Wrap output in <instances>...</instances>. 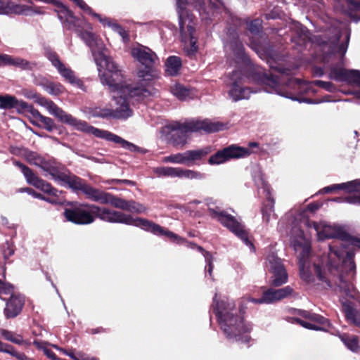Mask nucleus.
Segmentation results:
<instances>
[{
  "mask_svg": "<svg viewBox=\"0 0 360 360\" xmlns=\"http://www.w3.org/2000/svg\"><path fill=\"white\" fill-rule=\"evenodd\" d=\"M68 207L65 208L63 217L67 221L77 225H87L93 223L96 218L109 223L124 224L148 229L151 224L148 219L127 214L120 211L101 207L89 203H81L77 201L68 202Z\"/></svg>",
  "mask_w": 360,
  "mask_h": 360,
  "instance_id": "nucleus-1",
  "label": "nucleus"
},
{
  "mask_svg": "<svg viewBox=\"0 0 360 360\" xmlns=\"http://www.w3.org/2000/svg\"><path fill=\"white\" fill-rule=\"evenodd\" d=\"M212 307L221 329L228 339L245 344L250 341L249 333L252 327L250 324L245 323L242 309H237L232 301H217L215 298Z\"/></svg>",
  "mask_w": 360,
  "mask_h": 360,
  "instance_id": "nucleus-2",
  "label": "nucleus"
},
{
  "mask_svg": "<svg viewBox=\"0 0 360 360\" xmlns=\"http://www.w3.org/2000/svg\"><path fill=\"white\" fill-rule=\"evenodd\" d=\"M39 103L47 108L49 112L56 116L61 122L74 127L75 129L86 134H91L97 138L120 144L123 148L131 152L145 153L146 150L122 139V137L106 130L89 125L86 121L77 120L72 115L67 113L59 108L53 101L44 97L39 98Z\"/></svg>",
  "mask_w": 360,
  "mask_h": 360,
  "instance_id": "nucleus-3",
  "label": "nucleus"
},
{
  "mask_svg": "<svg viewBox=\"0 0 360 360\" xmlns=\"http://www.w3.org/2000/svg\"><path fill=\"white\" fill-rule=\"evenodd\" d=\"M314 227L318 232V237L320 240L326 238H336L338 240L333 241L329 245L328 253V270H333L339 272L340 263L343 258L347 245H351L353 247L360 249V239L351 236L349 233L343 230L341 227L326 226L321 231H319V226L314 223Z\"/></svg>",
  "mask_w": 360,
  "mask_h": 360,
  "instance_id": "nucleus-4",
  "label": "nucleus"
},
{
  "mask_svg": "<svg viewBox=\"0 0 360 360\" xmlns=\"http://www.w3.org/2000/svg\"><path fill=\"white\" fill-rule=\"evenodd\" d=\"M172 131L170 141L173 146L182 149L187 143L188 132H195L201 130L207 133L217 132L222 130L224 124L220 122H212L207 120L191 121L181 123L174 122L168 126Z\"/></svg>",
  "mask_w": 360,
  "mask_h": 360,
  "instance_id": "nucleus-5",
  "label": "nucleus"
},
{
  "mask_svg": "<svg viewBox=\"0 0 360 360\" xmlns=\"http://www.w3.org/2000/svg\"><path fill=\"white\" fill-rule=\"evenodd\" d=\"M87 199L103 205L110 204L115 208L124 211L140 214L145 212V207L134 200H127L115 195L101 191L92 187L86 183L82 191Z\"/></svg>",
  "mask_w": 360,
  "mask_h": 360,
  "instance_id": "nucleus-6",
  "label": "nucleus"
},
{
  "mask_svg": "<svg viewBox=\"0 0 360 360\" xmlns=\"http://www.w3.org/2000/svg\"><path fill=\"white\" fill-rule=\"evenodd\" d=\"M208 213L213 219H217L224 227L241 239L247 245L254 248L253 243L249 239V233L245 226L239 222L233 216L218 208H209Z\"/></svg>",
  "mask_w": 360,
  "mask_h": 360,
  "instance_id": "nucleus-7",
  "label": "nucleus"
},
{
  "mask_svg": "<svg viewBox=\"0 0 360 360\" xmlns=\"http://www.w3.org/2000/svg\"><path fill=\"white\" fill-rule=\"evenodd\" d=\"M194 18V15L188 13L186 11H182L179 15V24L181 39L185 43L189 42L190 44V49L188 50V55L195 54L198 49L197 45L198 38L195 35Z\"/></svg>",
  "mask_w": 360,
  "mask_h": 360,
  "instance_id": "nucleus-8",
  "label": "nucleus"
},
{
  "mask_svg": "<svg viewBox=\"0 0 360 360\" xmlns=\"http://www.w3.org/2000/svg\"><path fill=\"white\" fill-rule=\"evenodd\" d=\"M211 152L212 147L206 146L197 150H188L184 153L172 154L165 157L163 161L187 166L200 165V162L204 160Z\"/></svg>",
  "mask_w": 360,
  "mask_h": 360,
  "instance_id": "nucleus-9",
  "label": "nucleus"
},
{
  "mask_svg": "<svg viewBox=\"0 0 360 360\" xmlns=\"http://www.w3.org/2000/svg\"><path fill=\"white\" fill-rule=\"evenodd\" d=\"M131 54L134 58L145 66L143 69L139 70V77L145 81L151 80L153 77V65L157 58L156 54L151 49L144 46L132 49Z\"/></svg>",
  "mask_w": 360,
  "mask_h": 360,
  "instance_id": "nucleus-10",
  "label": "nucleus"
},
{
  "mask_svg": "<svg viewBox=\"0 0 360 360\" xmlns=\"http://www.w3.org/2000/svg\"><path fill=\"white\" fill-rule=\"evenodd\" d=\"M251 151L248 148L232 144L212 155L208 159L210 165H219L231 159H238L249 156Z\"/></svg>",
  "mask_w": 360,
  "mask_h": 360,
  "instance_id": "nucleus-11",
  "label": "nucleus"
},
{
  "mask_svg": "<svg viewBox=\"0 0 360 360\" xmlns=\"http://www.w3.org/2000/svg\"><path fill=\"white\" fill-rule=\"evenodd\" d=\"M266 266L272 273L271 285L281 286L288 282V274L281 259L274 252H269L266 257Z\"/></svg>",
  "mask_w": 360,
  "mask_h": 360,
  "instance_id": "nucleus-12",
  "label": "nucleus"
},
{
  "mask_svg": "<svg viewBox=\"0 0 360 360\" xmlns=\"http://www.w3.org/2000/svg\"><path fill=\"white\" fill-rule=\"evenodd\" d=\"M115 92L123 94L127 99L136 102H141L150 96V91L142 82L134 84H124L122 82Z\"/></svg>",
  "mask_w": 360,
  "mask_h": 360,
  "instance_id": "nucleus-13",
  "label": "nucleus"
},
{
  "mask_svg": "<svg viewBox=\"0 0 360 360\" xmlns=\"http://www.w3.org/2000/svg\"><path fill=\"white\" fill-rule=\"evenodd\" d=\"M105 69L100 74L101 81L102 84L108 85L112 92H115L122 82L121 70L114 62L108 58L105 59Z\"/></svg>",
  "mask_w": 360,
  "mask_h": 360,
  "instance_id": "nucleus-14",
  "label": "nucleus"
},
{
  "mask_svg": "<svg viewBox=\"0 0 360 360\" xmlns=\"http://www.w3.org/2000/svg\"><path fill=\"white\" fill-rule=\"evenodd\" d=\"M148 221L150 222L151 224L149 226V229H144L145 231L151 232L152 233L157 235L158 236H165L170 241L176 243L177 244L186 243L188 248L196 249L200 252L202 253V255H204V253L207 252L202 247L194 243L187 241L185 238H181V236L168 230L167 229H165L164 227H162L159 224H155L152 221L148 220Z\"/></svg>",
  "mask_w": 360,
  "mask_h": 360,
  "instance_id": "nucleus-15",
  "label": "nucleus"
},
{
  "mask_svg": "<svg viewBox=\"0 0 360 360\" xmlns=\"http://www.w3.org/2000/svg\"><path fill=\"white\" fill-rule=\"evenodd\" d=\"M13 164L20 169L28 184L40 189L46 194L53 187L50 183L39 177L32 169L21 162L13 160Z\"/></svg>",
  "mask_w": 360,
  "mask_h": 360,
  "instance_id": "nucleus-16",
  "label": "nucleus"
},
{
  "mask_svg": "<svg viewBox=\"0 0 360 360\" xmlns=\"http://www.w3.org/2000/svg\"><path fill=\"white\" fill-rule=\"evenodd\" d=\"M328 77L336 82H345L360 86V70H347L333 66L330 69Z\"/></svg>",
  "mask_w": 360,
  "mask_h": 360,
  "instance_id": "nucleus-17",
  "label": "nucleus"
},
{
  "mask_svg": "<svg viewBox=\"0 0 360 360\" xmlns=\"http://www.w3.org/2000/svg\"><path fill=\"white\" fill-rule=\"evenodd\" d=\"M293 289L289 285L278 290L268 288L263 292L260 298L253 299L252 302L256 304H270L286 298L291 295Z\"/></svg>",
  "mask_w": 360,
  "mask_h": 360,
  "instance_id": "nucleus-18",
  "label": "nucleus"
},
{
  "mask_svg": "<svg viewBox=\"0 0 360 360\" xmlns=\"http://www.w3.org/2000/svg\"><path fill=\"white\" fill-rule=\"evenodd\" d=\"M345 191L348 193L351 192H360V182L357 181H348L339 184H333L323 188L321 193H335L338 191ZM348 202L350 203L360 204V195H353L348 198Z\"/></svg>",
  "mask_w": 360,
  "mask_h": 360,
  "instance_id": "nucleus-19",
  "label": "nucleus"
},
{
  "mask_svg": "<svg viewBox=\"0 0 360 360\" xmlns=\"http://www.w3.org/2000/svg\"><path fill=\"white\" fill-rule=\"evenodd\" d=\"M25 305V297L20 294L12 295L6 300L4 314L6 319H14L22 311Z\"/></svg>",
  "mask_w": 360,
  "mask_h": 360,
  "instance_id": "nucleus-20",
  "label": "nucleus"
},
{
  "mask_svg": "<svg viewBox=\"0 0 360 360\" xmlns=\"http://www.w3.org/2000/svg\"><path fill=\"white\" fill-rule=\"evenodd\" d=\"M116 107L112 109V119L126 120L132 116L133 110L130 108L129 101L123 94H117V96H113Z\"/></svg>",
  "mask_w": 360,
  "mask_h": 360,
  "instance_id": "nucleus-21",
  "label": "nucleus"
},
{
  "mask_svg": "<svg viewBox=\"0 0 360 360\" xmlns=\"http://www.w3.org/2000/svg\"><path fill=\"white\" fill-rule=\"evenodd\" d=\"M31 105L22 100L18 101L14 96L0 95V108L1 109L15 108L19 113H27Z\"/></svg>",
  "mask_w": 360,
  "mask_h": 360,
  "instance_id": "nucleus-22",
  "label": "nucleus"
},
{
  "mask_svg": "<svg viewBox=\"0 0 360 360\" xmlns=\"http://www.w3.org/2000/svg\"><path fill=\"white\" fill-rule=\"evenodd\" d=\"M27 113H30L35 120L32 122L34 124L38 125L49 132L58 129V126L52 118L41 115L37 109L34 108L33 105H31Z\"/></svg>",
  "mask_w": 360,
  "mask_h": 360,
  "instance_id": "nucleus-23",
  "label": "nucleus"
},
{
  "mask_svg": "<svg viewBox=\"0 0 360 360\" xmlns=\"http://www.w3.org/2000/svg\"><path fill=\"white\" fill-rule=\"evenodd\" d=\"M229 46L233 53L236 63H249L250 58L245 53L244 46L236 33L233 34L232 38L230 39Z\"/></svg>",
  "mask_w": 360,
  "mask_h": 360,
  "instance_id": "nucleus-24",
  "label": "nucleus"
},
{
  "mask_svg": "<svg viewBox=\"0 0 360 360\" xmlns=\"http://www.w3.org/2000/svg\"><path fill=\"white\" fill-rule=\"evenodd\" d=\"M251 93L249 88L243 86L241 77H236L229 90V97L235 102L242 99H248Z\"/></svg>",
  "mask_w": 360,
  "mask_h": 360,
  "instance_id": "nucleus-25",
  "label": "nucleus"
},
{
  "mask_svg": "<svg viewBox=\"0 0 360 360\" xmlns=\"http://www.w3.org/2000/svg\"><path fill=\"white\" fill-rule=\"evenodd\" d=\"M293 247L298 253L299 264H309V258L311 254V245L304 238L296 239L293 242Z\"/></svg>",
  "mask_w": 360,
  "mask_h": 360,
  "instance_id": "nucleus-26",
  "label": "nucleus"
},
{
  "mask_svg": "<svg viewBox=\"0 0 360 360\" xmlns=\"http://www.w3.org/2000/svg\"><path fill=\"white\" fill-rule=\"evenodd\" d=\"M342 308L346 320L360 327V311L354 307V303L350 301H343L342 302Z\"/></svg>",
  "mask_w": 360,
  "mask_h": 360,
  "instance_id": "nucleus-27",
  "label": "nucleus"
},
{
  "mask_svg": "<svg viewBox=\"0 0 360 360\" xmlns=\"http://www.w3.org/2000/svg\"><path fill=\"white\" fill-rule=\"evenodd\" d=\"M31 10V6L15 4L11 0H0V14H21Z\"/></svg>",
  "mask_w": 360,
  "mask_h": 360,
  "instance_id": "nucleus-28",
  "label": "nucleus"
},
{
  "mask_svg": "<svg viewBox=\"0 0 360 360\" xmlns=\"http://www.w3.org/2000/svg\"><path fill=\"white\" fill-rule=\"evenodd\" d=\"M296 314L316 325L323 326L325 328L330 326V321L328 319L320 314L314 313L311 311L297 309Z\"/></svg>",
  "mask_w": 360,
  "mask_h": 360,
  "instance_id": "nucleus-29",
  "label": "nucleus"
},
{
  "mask_svg": "<svg viewBox=\"0 0 360 360\" xmlns=\"http://www.w3.org/2000/svg\"><path fill=\"white\" fill-rule=\"evenodd\" d=\"M61 183L67 185L70 188L75 192H82L86 184V180L74 174H71L70 172L66 173Z\"/></svg>",
  "mask_w": 360,
  "mask_h": 360,
  "instance_id": "nucleus-30",
  "label": "nucleus"
},
{
  "mask_svg": "<svg viewBox=\"0 0 360 360\" xmlns=\"http://www.w3.org/2000/svg\"><path fill=\"white\" fill-rule=\"evenodd\" d=\"M291 32L292 34L290 40L297 45H304L309 39L307 28L300 23L295 24Z\"/></svg>",
  "mask_w": 360,
  "mask_h": 360,
  "instance_id": "nucleus-31",
  "label": "nucleus"
},
{
  "mask_svg": "<svg viewBox=\"0 0 360 360\" xmlns=\"http://www.w3.org/2000/svg\"><path fill=\"white\" fill-rule=\"evenodd\" d=\"M191 5L200 14L209 13L207 9L210 7L212 8H218V6L214 2H212V0H181V3Z\"/></svg>",
  "mask_w": 360,
  "mask_h": 360,
  "instance_id": "nucleus-32",
  "label": "nucleus"
},
{
  "mask_svg": "<svg viewBox=\"0 0 360 360\" xmlns=\"http://www.w3.org/2000/svg\"><path fill=\"white\" fill-rule=\"evenodd\" d=\"M274 204L275 201L274 198L269 193L266 200L263 202L261 210L263 221L266 224L269 223L271 216L276 218V215L274 213Z\"/></svg>",
  "mask_w": 360,
  "mask_h": 360,
  "instance_id": "nucleus-33",
  "label": "nucleus"
},
{
  "mask_svg": "<svg viewBox=\"0 0 360 360\" xmlns=\"http://www.w3.org/2000/svg\"><path fill=\"white\" fill-rule=\"evenodd\" d=\"M165 72L169 76H176L179 73L182 66L181 59L176 56H171L165 61Z\"/></svg>",
  "mask_w": 360,
  "mask_h": 360,
  "instance_id": "nucleus-34",
  "label": "nucleus"
},
{
  "mask_svg": "<svg viewBox=\"0 0 360 360\" xmlns=\"http://www.w3.org/2000/svg\"><path fill=\"white\" fill-rule=\"evenodd\" d=\"M39 85L51 95L58 96L64 93L65 89L59 82H54L49 81L46 79H42L39 82Z\"/></svg>",
  "mask_w": 360,
  "mask_h": 360,
  "instance_id": "nucleus-35",
  "label": "nucleus"
},
{
  "mask_svg": "<svg viewBox=\"0 0 360 360\" xmlns=\"http://www.w3.org/2000/svg\"><path fill=\"white\" fill-rule=\"evenodd\" d=\"M253 78L257 82L271 87L276 86L278 82V78L275 75L261 70L255 71Z\"/></svg>",
  "mask_w": 360,
  "mask_h": 360,
  "instance_id": "nucleus-36",
  "label": "nucleus"
},
{
  "mask_svg": "<svg viewBox=\"0 0 360 360\" xmlns=\"http://www.w3.org/2000/svg\"><path fill=\"white\" fill-rule=\"evenodd\" d=\"M339 338L348 349L356 353L360 351V344L358 336L343 333L340 335Z\"/></svg>",
  "mask_w": 360,
  "mask_h": 360,
  "instance_id": "nucleus-37",
  "label": "nucleus"
},
{
  "mask_svg": "<svg viewBox=\"0 0 360 360\" xmlns=\"http://www.w3.org/2000/svg\"><path fill=\"white\" fill-rule=\"evenodd\" d=\"M343 34L345 36V39L344 41H342V43H340L339 44L338 50V52L339 53H340L342 57L345 56V54L347 50V48H348V45H349V39H350V34H351L350 30L347 29L344 31V32L341 30H337L335 32V38L333 41L334 44H337L340 41V38Z\"/></svg>",
  "mask_w": 360,
  "mask_h": 360,
  "instance_id": "nucleus-38",
  "label": "nucleus"
},
{
  "mask_svg": "<svg viewBox=\"0 0 360 360\" xmlns=\"http://www.w3.org/2000/svg\"><path fill=\"white\" fill-rule=\"evenodd\" d=\"M0 352L10 354L17 360H32L33 358L29 357L23 352H18L15 348L9 344L4 343L0 340Z\"/></svg>",
  "mask_w": 360,
  "mask_h": 360,
  "instance_id": "nucleus-39",
  "label": "nucleus"
},
{
  "mask_svg": "<svg viewBox=\"0 0 360 360\" xmlns=\"http://www.w3.org/2000/svg\"><path fill=\"white\" fill-rule=\"evenodd\" d=\"M153 171L159 177L180 178L181 167H159L155 168Z\"/></svg>",
  "mask_w": 360,
  "mask_h": 360,
  "instance_id": "nucleus-40",
  "label": "nucleus"
},
{
  "mask_svg": "<svg viewBox=\"0 0 360 360\" xmlns=\"http://www.w3.org/2000/svg\"><path fill=\"white\" fill-rule=\"evenodd\" d=\"M339 283L338 287L341 292H344L346 296L354 298L355 288L353 283L346 279H345L343 275L341 274L338 277Z\"/></svg>",
  "mask_w": 360,
  "mask_h": 360,
  "instance_id": "nucleus-41",
  "label": "nucleus"
},
{
  "mask_svg": "<svg viewBox=\"0 0 360 360\" xmlns=\"http://www.w3.org/2000/svg\"><path fill=\"white\" fill-rule=\"evenodd\" d=\"M57 70L59 73L70 84H75L78 86L82 85V81L77 78L75 75V72L71 69L66 68L63 63V66L59 67Z\"/></svg>",
  "mask_w": 360,
  "mask_h": 360,
  "instance_id": "nucleus-42",
  "label": "nucleus"
},
{
  "mask_svg": "<svg viewBox=\"0 0 360 360\" xmlns=\"http://www.w3.org/2000/svg\"><path fill=\"white\" fill-rule=\"evenodd\" d=\"M0 333L5 340L10 341L14 344L18 345H22L25 344L30 345V342L24 340L20 335L15 334L12 331L6 329H1Z\"/></svg>",
  "mask_w": 360,
  "mask_h": 360,
  "instance_id": "nucleus-43",
  "label": "nucleus"
},
{
  "mask_svg": "<svg viewBox=\"0 0 360 360\" xmlns=\"http://www.w3.org/2000/svg\"><path fill=\"white\" fill-rule=\"evenodd\" d=\"M8 65L18 67L25 70H31L35 66V63H30L28 60L19 57H13L10 56Z\"/></svg>",
  "mask_w": 360,
  "mask_h": 360,
  "instance_id": "nucleus-44",
  "label": "nucleus"
},
{
  "mask_svg": "<svg viewBox=\"0 0 360 360\" xmlns=\"http://www.w3.org/2000/svg\"><path fill=\"white\" fill-rule=\"evenodd\" d=\"M46 172L51 176L53 180L58 183H61L63 181L66 174V172L63 171L60 165H58L56 161Z\"/></svg>",
  "mask_w": 360,
  "mask_h": 360,
  "instance_id": "nucleus-45",
  "label": "nucleus"
},
{
  "mask_svg": "<svg viewBox=\"0 0 360 360\" xmlns=\"http://www.w3.org/2000/svg\"><path fill=\"white\" fill-rule=\"evenodd\" d=\"M354 253L352 251H347L346 252V257L342 260V268L347 266V273H352L355 274L356 271V264L354 261Z\"/></svg>",
  "mask_w": 360,
  "mask_h": 360,
  "instance_id": "nucleus-46",
  "label": "nucleus"
},
{
  "mask_svg": "<svg viewBox=\"0 0 360 360\" xmlns=\"http://www.w3.org/2000/svg\"><path fill=\"white\" fill-rule=\"evenodd\" d=\"M205 177V174L198 171L181 168L180 178H186L188 179H202Z\"/></svg>",
  "mask_w": 360,
  "mask_h": 360,
  "instance_id": "nucleus-47",
  "label": "nucleus"
},
{
  "mask_svg": "<svg viewBox=\"0 0 360 360\" xmlns=\"http://www.w3.org/2000/svg\"><path fill=\"white\" fill-rule=\"evenodd\" d=\"M91 115L94 117L103 119L112 118V109L107 108H94L91 110Z\"/></svg>",
  "mask_w": 360,
  "mask_h": 360,
  "instance_id": "nucleus-48",
  "label": "nucleus"
},
{
  "mask_svg": "<svg viewBox=\"0 0 360 360\" xmlns=\"http://www.w3.org/2000/svg\"><path fill=\"white\" fill-rule=\"evenodd\" d=\"M173 94L180 100H185L190 96L191 91L184 86L177 84L172 89Z\"/></svg>",
  "mask_w": 360,
  "mask_h": 360,
  "instance_id": "nucleus-49",
  "label": "nucleus"
},
{
  "mask_svg": "<svg viewBox=\"0 0 360 360\" xmlns=\"http://www.w3.org/2000/svg\"><path fill=\"white\" fill-rule=\"evenodd\" d=\"M292 323H297L302 327L313 330H326V328H323V326H320L316 325L311 321H304L300 318H292Z\"/></svg>",
  "mask_w": 360,
  "mask_h": 360,
  "instance_id": "nucleus-50",
  "label": "nucleus"
},
{
  "mask_svg": "<svg viewBox=\"0 0 360 360\" xmlns=\"http://www.w3.org/2000/svg\"><path fill=\"white\" fill-rule=\"evenodd\" d=\"M262 20L256 18L252 20H250L247 24L248 30L250 31V32L255 35H258L262 32Z\"/></svg>",
  "mask_w": 360,
  "mask_h": 360,
  "instance_id": "nucleus-51",
  "label": "nucleus"
},
{
  "mask_svg": "<svg viewBox=\"0 0 360 360\" xmlns=\"http://www.w3.org/2000/svg\"><path fill=\"white\" fill-rule=\"evenodd\" d=\"M300 278L307 283L313 281V276L309 270V264H299Z\"/></svg>",
  "mask_w": 360,
  "mask_h": 360,
  "instance_id": "nucleus-52",
  "label": "nucleus"
},
{
  "mask_svg": "<svg viewBox=\"0 0 360 360\" xmlns=\"http://www.w3.org/2000/svg\"><path fill=\"white\" fill-rule=\"evenodd\" d=\"M16 295L14 292V286L9 283H4L0 279V297L2 300H6L4 298L3 295Z\"/></svg>",
  "mask_w": 360,
  "mask_h": 360,
  "instance_id": "nucleus-53",
  "label": "nucleus"
},
{
  "mask_svg": "<svg viewBox=\"0 0 360 360\" xmlns=\"http://www.w3.org/2000/svg\"><path fill=\"white\" fill-rule=\"evenodd\" d=\"M79 36L88 46L92 47L95 45L96 36L94 33L89 31H81Z\"/></svg>",
  "mask_w": 360,
  "mask_h": 360,
  "instance_id": "nucleus-54",
  "label": "nucleus"
},
{
  "mask_svg": "<svg viewBox=\"0 0 360 360\" xmlns=\"http://www.w3.org/2000/svg\"><path fill=\"white\" fill-rule=\"evenodd\" d=\"M24 155H25V160H27V162L29 164L33 165L35 166H37V165L41 156L40 154L37 153V152L31 151V150H26L25 151Z\"/></svg>",
  "mask_w": 360,
  "mask_h": 360,
  "instance_id": "nucleus-55",
  "label": "nucleus"
},
{
  "mask_svg": "<svg viewBox=\"0 0 360 360\" xmlns=\"http://www.w3.org/2000/svg\"><path fill=\"white\" fill-rule=\"evenodd\" d=\"M314 269L315 274L316 275L318 279L320 281L326 283V285L328 287L332 286L330 280L326 276V272L322 271V269L320 266V265L314 264Z\"/></svg>",
  "mask_w": 360,
  "mask_h": 360,
  "instance_id": "nucleus-56",
  "label": "nucleus"
},
{
  "mask_svg": "<svg viewBox=\"0 0 360 360\" xmlns=\"http://www.w3.org/2000/svg\"><path fill=\"white\" fill-rule=\"evenodd\" d=\"M2 254L5 262L14 254L15 248L13 243L6 241L1 247Z\"/></svg>",
  "mask_w": 360,
  "mask_h": 360,
  "instance_id": "nucleus-57",
  "label": "nucleus"
},
{
  "mask_svg": "<svg viewBox=\"0 0 360 360\" xmlns=\"http://www.w3.org/2000/svg\"><path fill=\"white\" fill-rule=\"evenodd\" d=\"M54 162V159L46 158V157L41 155L37 165V167H39L43 171L46 172Z\"/></svg>",
  "mask_w": 360,
  "mask_h": 360,
  "instance_id": "nucleus-58",
  "label": "nucleus"
},
{
  "mask_svg": "<svg viewBox=\"0 0 360 360\" xmlns=\"http://www.w3.org/2000/svg\"><path fill=\"white\" fill-rule=\"evenodd\" d=\"M54 162V159L46 158V157L41 155L37 165V167H39L43 171L46 172Z\"/></svg>",
  "mask_w": 360,
  "mask_h": 360,
  "instance_id": "nucleus-59",
  "label": "nucleus"
},
{
  "mask_svg": "<svg viewBox=\"0 0 360 360\" xmlns=\"http://www.w3.org/2000/svg\"><path fill=\"white\" fill-rule=\"evenodd\" d=\"M313 84L320 88H322L329 92H334L336 90L335 85L330 82H325L322 80H315Z\"/></svg>",
  "mask_w": 360,
  "mask_h": 360,
  "instance_id": "nucleus-60",
  "label": "nucleus"
},
{
  "mask_svg": "<svg viewBox=\"0 0 360 360\" xmlns=\"http://www.w3.org/2000/svg\"><path fill=\"white\" fill-rule=\"evenodd\" d=\"M46 56L51 62L52 65L57 69L59 67L63 66V63L60 61L56 52L53 51H47Z\"/></svg>",
  "mask_w": 360,
  "mask_h": 360,
  "instance_id": "nucleus-61",
  "label": "nucleus"
},
{
  "mask_svg": "<svg viewBox=\"0 0 360 360\" xmlns=\"http://www.w3.org/2000/svg\"><path fill=\"white\" fill-rule=\"evenodd\" d=\"M282 12L280 9L274 8L272 11L269 13L264 14V18L265 20H274V19H280L282 16Z\"/></svg>",
  "mask_w": 360,
  "mask_h": 360,
  "instance_id": "nucleus-62",
  "label": "nucleus"
},
{
  "mask_svg": "<svg viewBox=\"0 0 360 360\" xmlns=\"http://www.w3.org/2000/svg\"><path fill=\"white\" fill-rule=\"evenodd\" d=\"M203 256L205 257V262L207 263V266L205 269L207 270L210 276H212V271H213V257L210 252H206L204 253Z\"/></svg>",
  "mask_w": 360,
  "mask_h": 360,
  "instance_id": "nucleus-63",
  "label": "nucleus"
},
{
  "mask_svg": "<svg viewBox=\"0 0 360 360\" xmlns=\"http://www.w3.org/2000/svg\"><path fill=\"white\" fill-rule=\"evenodd\" d=\"M274 68L276 69V70L278 72H279L282 75H285L286 76H291L293 74L294 70L292 68H289V67H285L283 65L278 64Z\"/></svg>",
  "mask_w": 360,
  "mask_h": 360,
  "instance_id": "nucleus-64",
  "label": "nucleus"
}]
</instances>
